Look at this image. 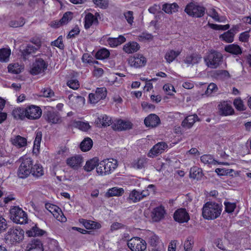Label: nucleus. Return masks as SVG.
<instances>
[{
    "mask_svg": "<svg viewBox=\"0 0 251 251\" xmlns=\"http://www.w3.org/2000/svg\"><path fill=\"white\" fill-rule=\"evenodd\" d=\"M222 208L221 204L213 201H208L204 204L202 214L204 219L214 220L221 214Z\"/></svg>",
    "mask_w": 251,
    "mask_h": 251,
    "instance_id": "nucleus-1",
    "label": "nucleus"
},
{
    "mask_svg": "<svg viewBox=\"0 0 251 251\" xmlns=\"http://www.w3.org/2000/svg\"><path fill=\"white\" fill-rule=\"evenodd\" d=\"M117 167V161L112 159H105L100 161L97 167V173L101 176L108 175L113 171Z\"/></svg>",
    "mask_w": 251,
    "mask_h": 251,
    "instance_id": "nucleus-2",
    "label": "nucleus"
},
{
    "mask_svg": "<svg viewBox=\"0 0 251 251\" xmlns=\"http://www.w3.org/2000/svg\"><path fill=\"white\" fill-rule=\"evenodd\" d=\"M10 219L18 224H25L27 223V214L19 206H14L10 210Z\"/></svg>",
    "mask_w": 251,
    "mask_h": 251,
    "instance_id": "nucleus-3",
    "label": "nucleus"
},
{
    "mask_svg": "<svg viewBox=\"0 0 251 251\" xmlns=\"http://www.w3.org/2000/svg\"><path fill=\"white\" fill-rule=\"evenodd\" d=\"M223 59L222 54L217 51L211 50L204 57V62L207 67L211 68H217Z\"/></svg>",
    "mask_w": 251,
    "mask_h": 251,
    "instance_id": "nucleus-4",
    "label": "nucleus"
},
{
    "mask_svg": "<svg viewBox=\"0 0 251 251\" xmlns=\"http://www.w3.org/2000/svg\"><path fill=\"white\" fill-rule=\"evenodd\" d=\"M32 163L30 158L26 157L23 159L17 172L19 177L25 178L31 174Z\"/></svg>",
    "mask_w": 251,
    "mask_h": 251,
    "instance_id": "nucleus-5",
    "label": "nucleus"
},
{
    "mask_svg": "<svg viewBox=\"0 0 251 251\" xmlns=\"http://www.w3.org/2000/svg\"><path fill=\"white\" fill-rule=\"evenodd\" d=\"M24 237V231L20 227L10 228L5 235V239L11 243L20 242Z\"/></svg>",
    "mask_w": 251,
    "mask_h": 251,
    "instance_id": "nucleus-6",
    "label": "nucleus"
},
{
    "mask_svg": "<svg viewBox=\"0 0 251 251\" xmlns=\"http://www.w3.org/2000/svg\"><path fill=\"white\" fill-rule=\"evenodd\" d=\"M205 8L199 5L197 3L191 2L187 4L185 12L189 16L200 18L203 16Z\"/></svg>",
    "mask_w": 251,
    "mask_h": 251,
    "instance_id": "nucleus-7",
    "label": "nucleus"
},
{
    "mask_svg": "<svg viewBox=\"0 0 251 251\" xmlns=\"http://www.w3.org/2000/svg\"><path fill=\"white\" fill-rule=\"evenodd\" d=\"M127 246L132 251H143L147 248L146 241L138 237H134L129 240Z\"/></svg>",
    "mask_w": 251,
    "mask_h": 251,
    "instance_id": "nucleus-8",
    "label": "nucleus"
},
{
    "mask_svg": "<svg viewBox=\"0 0 251 251\" xmlns=\"http://www.w3.org/2000/svg\"><path fill=\"white\" fill-rule=\"evenodd\" d=\"M48 64L42 58H37L33 63L30 71L32 75H37L45 72L48 67Z\"/></svg>",
    "mask_w": 251,
    "mask_h": 251,
    "instance_id": "nucleus-9",
    "label": "nucleus"
},
{
    "mask_svg": "<svg viewBox=\"0 0 251 251\" xmlns=\"http://www.w3.org/2000/svg\"><path fill=\"white\" fill-rule=\"evenodd\" d=\"M26 118L29 120L38 119L42 115V111L40 107L31 105L25 108Z\"/></svg>",
    "mask_w": 251,
    "mask_h": 251,
    "instance_id": "nucleus-10",
    "label": "nucleus"
},
{
    "mask_svg": "<svg viewBox=\"0 0 251 251\" xmlns=\"http://www.w3.org/2000/svg\"><path fill=\"white\" fill-rule=\"evenodd\" d=\"M107 95V90L105 87L97 88L95 93L89 95V99L91 103H96L101 100L105 98Z\"/></svg>",
    "mask_w": 251,
    "mask_h": 251,
    "instance_id": "nucleus-11",
    "label": "nucleus"
},
{
    "mask_svg": "<svg viewBox=\"0 0 251 251\" xmlns=\"http://www.w3.org/2000/svg\"><path fill=\"white\" fill-rule=\"evenodd\" d=\"M132 126V124L128 121L116 119L112 123V127L115 130L123 131L131 129Z\"/></svg>",
    "mask_w": 251,
    "mask_h": 251,
    "instance_id": "nucleus-12",
    "label": "nucleus"
},
{
    "mask_svg": "<svg viewBox=\"0 0 251 251\" xmlns=\"http://www.w3.org/2000/svg\"><path fill=\"white\" fill-rule=\"evenodd\" d=\"M174 220L180 223L187 222L190 219L189 215L185 208H180L175 211Z\"/></svg>",
    "mask_w": 251,
    "mask_h": 251,
    "instance_id": "nucleus-13",
    "label": "nucleus"
},
{
    "mask_svg": "<svg viewBox=\"0 0 251 251\" xmlns=\"http://www.w3.org/2000/svg\"><path fill=\"white\" fill-rule=\"evenodd\" d=\"M45 119L50 123L57 124L61 121L59 113L53 110H47L43 115Z\"/></svg>",
    "mask_w": 251,
    "mask_h": 251,
    "instance_id": "nucleus-14",
    "label": "nucleus"
},
{
    "mask_svg": "<svg viewBox=\"0 0 251 251\" xmlns=\"http://www.w3.org/2000/svg\"><path fill=\"white\" fill-rule=\"evenodd\" d=\"M95 124L98 127H105L112 124L111 118L105 114H102L97 117Z\"/></svg>",
    "mask_w": 251,
    "mask_h": 251,
    "instance_id": "nucleus-15",
    "label": "nucleus"
},
{
    "mask_svg": "<svg viewBox=\"0 0 251 251\" xmlns=\"http://www.w3.org/2000/svg\"><path fill=\"white\" fill-rule=\"evenodd\" d=\"M144 124L147 127L153 128L160 124V120L157 115L151 114L145 119Z\"/></svg>",
    "mask_w": 251,
    "mask_h": 251,
    "instance_id": "nucleus-16",
    "label": "nucleus"
},
{
    "mask_svg": "<svg viewBox=\"0 0 251 251\" xmlns=\"http://www.w3.org/2000/svg\"><path fill=\"white\" fill-rule=\"evenodd\" d=\"M26 250L27 251H32L33 250L36 251H43V243L42 241L38 238L33 239L27 245Z\"/></svg>",
    "mask_w": 251,
    "mask_h": 251,
    "instance_id": "nucleus-17",
    "label": "nucleus"
},
{
    "mask_svg": "<svg viewBox=\"0 0 251 251\" xmlns=\"http://www.w3.org/2000/svg\"><path fill=\"white\" fill-rule=\"evenodd\" d=\"M146 63V58L141 54H136L129 60V63L130 66L136 68L144 66Z\"/></svg>",
    "mask_w": 251,
    "mask_h": 251,
    "instance_id": "nucleus-18",
    "label": "nucleus"
},
{
    "mask_svg": "<svg viewBox=\"0 0 251 251\" xmlns=\"http://www.w3.org/2000/svg\"><path fill=\"white\" fill-rule=\"evenodd\" d=\"M219 112L221 115L227 116L232 115L234 112V109L227 102L224 101L222 102L219 105Z\"/></svg>",
    "mask_w": 251,
    "mask_h": 251,
    "instance_id": "nucleus-19",
    "label": "nucleus"
},
{
    "mask_svg": "<svg viewBox=\"0 0 251 251\" xmlns=\"http://www.w3.org/2000/svg\"><path fill=\"white\" fill-rule=\"evenodd\" d=\"M83 158L80 155H76L69 158L67 160V164L72 168L75 169L81 166Z\"/></svg>",
    "mask_w": 251,
    "mask_h": 251,
    "instance_id": "nucleus-20",
    "label": "nucleus"
},
{
    "mask_svg": "<svg viewBox=\"0 0 251 251\" xmlns=\"http://www.w3.org/2000/svg\"><path fill=\"white\" fill-rule=\"evenodd\" d=\"M164 214L165 210L162 207H156L151 213L152 219L154 222H158L164 218Z\"/></svg>",
    "mask_w": 251,
    "mask_h": 251,
    "instance_id": "nucleus-21",
    "label": "nucleus"
},
{
    "mask_svg": "<svg viewBox=\"0 0 251 251\" xmlns=\"http://www.w3.org/2000/svg\"><path fill=\"white\" fill-rule=\"evenodd\" d=\"M197 120H199L196 114L189 115L182 121L181 126L185 128H191Z\"/></svg>",
    "mask_w": 251,
    "mask_h": 251,
    "instance_id": "nucleus-22",
    "label": "nucleus"
},
{
    "mask_svg": "<svg viewBox=\"0 0 251 251\" xmlns=\"http://www.w3.org/2000/svg\"><path fill=\"white\" fill-rule=\"evenodd\" d=\"M37 50H38L34 48V46L28 44L23 50H21V51L23 59L25 60L30 54L35 53Z\"/></svg>",
    "mask_w": 251,
    "mask_h": 251,
    "instance_id": "nucleus-23",
    "label": "nucleus"
},
{
    "mask_svg": "<svg viewBox=\"0 0 251 251\" xmlns=\"http://www.w3.org/2000/svg\"><path fill=\"white\" fill-rule=\"evenodd\" d=\"M79 222L82 224L86 228L88 229H99L101 227L100 224L91 220L80 219H79Z\"/></svg>",
    "mask_w": 251,
    "mask_h": 251,
    "instance_id": "nucleus-24",
    "label": "nucleus"
},
{
    "mask_svg": "<svg viewBox=\"0 0 251 251\" xmlns=\"http://www.w3.org/2000/svg\"><path fill=\"white\" fill-rule=\"evenodd\" d=\"M140 49L139 45L136 42H130L126 44L123 50L127 53H132L137 51Z\"/></svg>",
    "mask_w": 251,
    "mask_h": 251,
    "instance_id": "nucleus-25",
    "label": "nucleus"
},
{
    "mask_svg": "<svg viewBox=\"0 0 251 251\" xmlns=\"http://www.w3.org/2000/svg\"><path fill=\"white\" fill-rule=\"evenodd\" d=\"M168 148V145L165 142H160L155 145L151 150L150 153L154 155L160 154Z\"/></svg>",
    "mask_w": 251,
    "mask_h": 251,
    "instance_id": "nucleus-26",
    "label": "nucleus"
},
{
    "mask_svg": "<svg viewBox=\"0 0 251 251\" xmlns=\"http://www.w3.org/2000/svg\"><path fill=\"white\" fill-rule=\"evenodd\" d=\"M98 20L97 18L95 17L93 14L89 13L85 17V28L89 29L92 25H98Z\"/></svg>",
    "mask_w": 251,
    "mask_h": 251,
    "instance_id": "nucleus-27",
    "label": "nucleus"
},
{
    "mask_svg": "<svg viewBox=\"0 0 251 251\" xmlns=\"http://www.w3.org/2000/svg\"><path fill=\"white\" fill-rule=\"evenodd\" d=\"M11 142L12 145L19 148L24 147L27 144L26 138L20 135H17L11 138Z\"/></svg>",
    "mask_w": 251,
    "mask_h": 251,
    "instance_id": "nucleus-28",
    "label": "nucleus"
},
{
    "mask_svg": "<svg viewBox=\"0 0 251 251\" xmlns=\"http://www.w3.org/2000/svg\"><path fill=\"white\" fill-rule=\"evenodd\" d=\"M201 59V55L196 53H193L190 55H187L184 60V61L188 65H193L199 63Z\"/></svg>",
    "mask_w": 251,
    "mask_h": 251,
    "instance_id": "nucleus-29",
    "label": "nucleus"
},
{
    "mask_svg": "<svg viewBox=\"0 0 251 251\" xmlns=\"http://www.w3.org/2000/svg\"><path fill=\"white\" fill-rule=\"evenodd\" d=\"M179 6L176 3H166L162 5V10L167 14H172L173 12H176L178 11Z\"/></svg>",
    "mask_w": 251,
    "mask_h": 251,
    "instance_id": "nucleus-30",
    "label": "nucleus"
},
{
    "mask_svg": "<svg viewBox=\"0 0 251 251\" xmlns=\"http://www.w3.org/2000/svg\"><path fill=\"white\" fill-rule=\"evenodd\" d=\"M12 115L16 119L24 120L26 118L25 108L17 107L12 111Z\"/></svg>",
    "mask_w": 251,
    "mask_h": 251,
    "instance_id": "nucleus-31",
    "label": "nucleus"
},
{
    "mask_svg": "<svg viewBox=\"0 0 251 251\" xmlns=\"http://www.w3.org/2000/svg\"><path fill=\"white\" fill-rule=\"evenodd\" d=\"M225 50L227 52L235 55L241 54L242 52L241 48L238 45L235 44H230L226 46L225 48Z\"/></svg>",
    "mask_w": 251,
    "mask_h": 251,
    "instance_id": "nucleus-32",
    "label": "nucleus"
},
{
    "mask_svg": "<svg viewBox=\"0 0 251 251\" xmlns=\"http://www.w3.org/2000/svg\"><path fill=\"white\" fill-rule=\"evenodd\" d=\"M201 160L204 164L216 165L217 164H227L225 163H219L215 160L213 156L210 154H204L201 157Z\"/></svg>",
    "mask_w": 251,
    "mask_h": 251,
    "instance_id": "nucleus-33",
    "label": "nucleus"
},
{
    "mask_svg": "<svg viewBox=\"0 0 251 251\" xmlns=\"http://www.w3.org/2000/svg\"><path fill=\"white\" fill-rule=\"evenodd\" d=\"M124 193V190L122 188L113 187L109 189L105 194V196L107 198L113 196H122Z\"/></svg>",
    "mask_w": 251,
    "mask_h": 251,
    "instance_id": "nucleus-34",
    "label": "nucleus"
},
{
    "mask_svg": "<svg viewBox=\"0 0 251 251\" xmlns=\"http://www.w3.org/2000/svg\"><path fill=\"white\" fill-rule=\"evenodd\" d=\"M46 233L44 230L40 229L36 225L33 226L30 230H28L26 232V234L29 236H42Z\"/></svg>",
    "mask_w": 251,
    "mask_h": 251,
    "instance_id": "nucleus-35",
    "label": "nucleus"
},
{
    "mask_svg": "<svg viewBox=\"0 0 251 251\" xmlns=\"http://www.w3.org/2000/svg\"><path fill=\"white\" fill-rule=\"evenodd\" d=\"M93 141L89 137L85 138L80 143V148L83 151H89L92 147Z\"/></svg>",
    "mask_w": 251,
    "mask_h": 251,
    "instance_id": "nucleus-36",
    "label": "nucleus"
},
{
    "mask_svg": "<svg viewBox=\"0 0 251 251\" xmlns=\"http://www.w3.org/2000/svg\"><path fill=\"white\" fill-rule=\"evenodd\" d=\"M98 159L97 158H93V159L87 161L84 167V170L87 172H90L95 167H98Z\"/></svg>",
    "mask_w": 251,
    "mask_h": 251,
    "instance_id": "nucleus-37",
    "label": "nucleus"
},
{
    "mask_svg": "<svg viewBox=\"0 0 251 251\" xmlns=\"http://www.w3.org/2000/svg\"><path fill=\"white\" fill-rule=\"evenodd\" d=\"M11 50L7 48L0 49V61L7 62L9 61Z\"/></svg>",
    "mask_w": 251,
    "mask_h": 251,
    "instance_id": "nucleus-38",
    "label": "nucleus"
},
{
    "mask_svg": "<svg viewBox=\"0 0 251 251\" xmlns=\"http://www.w3.org/2000/svg\"><path fill=\"white\" fill-rule=\"evenodd\" d=\"M190 176L197 180L200 179L202 176L201 170L197 167L191 168L190 171Z\"/></svg>",
    "mask_w": 251,
    "mask_h": 251,
    "instance_id": "nucleus-39",
    "label": "nucleus"
},
{
    "mask_svg": "<svg viewBox=\"0 0 251 251\" xmlns=\"http://www.w3.org/2000/svg\"><path fill=\"white\" fill-rule=\"evenodd\" d=\"M180 52L179 51H175L174 50H169L166 52L165 58L168 63L173 62L175 59L179 55Z\"/></svg>",
    "mask_w": 251,
    "mask_h": 251,
    "instance_id": "nucleus-40",
    "label": "nucleus"
},
{
    "mask_svg": "<svg viewBox=\"0 0 251 251\" xmlns=\"http://www.w3.org/2000/svg\"><path fill=\"white\" fill-rule=\"evenodd\" d=\"M76 73L73 72V77H71L70 80L67 81V85L74 90H76L79 87V82L78 80L75 78V75H77Z\"/></svg>",
    "mask_w": 251,
    "mask_h": 251,
    "instance_id": "nucleus-41",
    "label": "nucleus"
},
{
    "mask_svg": "<svg viewBox=\"0 0 251 251\" xmlns=\"http://www.w3.org/2000/svg\"><path fill=\"white\" fill-rule=\"evenodd\" d=\"M140 191L133 190L129 194L128 199L133 202H137L142 200Z\"/></svg>",
    "mask_w": 251,
    "mask_h": 251,
    "instance_id": "nucleus-42",
    "label": "nucleus"
},
{
    "mask_svg": "<svg viewBox=\"0 0 251 251\" xmlns=\"http://www.w3.org/2000/svg\"><path fill=\"white\" fill-rule=\"evenodd\" d=\"M32 175L37 177L41 176L44 174V171L42 166L39 164L32 165Z\"/></svg>",
    "mask_w": 251,
    "mask_h": 251,
    "instance_id": "nucleus-43",
    "label": "nucleus"
},
{
    "mask_svg": "<svg viewBox=\"0 0 251 251\" xmlns=\"http://www.w3.org/2000/svg\"><path fill=\"white\" fill-rule=\"evenodd\" d=\"M109 50L105 48L99 50L96 53V58L98 59L102 60L108 58L109 56Z\"/></svg>",
    "mask_w": 251,
    "mask_h": 251,
    "instance_id": "nucleus-44",
    "label": "nucleus"
},
{
    "mask_svg": "<svg viewBox=\"0 0 251 251\" xmlns=\"http://www.w3.org/2000/svg\"><path fill=\"white\" fill-rule=\"evenodd\" d=\"M25 24L24 18L21 17L18 20H11L9 22L8 25L11 27H18L23 26Z\"/></svg>",
    "mask_w": 251,
    "mask_h": 251,
    "instance_id": "nucleus-45",
    "label": "nucleus"
},
{
    "mask_svg": "<svg viewBox=\"0 0 251 251\" xmlns=\"http://www.w3.org/2000/svg\"><path fill=\"white\" fill-rule=\"evenodd\" d=\"M234 33L231 32L229 30L225 32L220 36V38L227 43H231L233 41Z\"/></svg>",
    "mask_w": 251,
    "mask_h": 251,
    "instance_id": "nucleus-46",
    "label": "nucleus"
},
{
    "mask_svg": "<svg viewBox=\"0 0 251 251\" xmlns=\"http://www.w3.org/2000/svg\"><path fill=\"white\" fill-rule=\"evenodd\" d=\"M8 71L13 74H18L22 72L23 68L20 66L18 63H15L13 65L10 64L8 66Z\"/></svg>",
    "mask_w": 251,
    "mask_h": 251,
    "instance_id": "nucleus-47",
    "label": "nucleus"
},
{
    "mask_svg": "<svg viewBox=\"0 0 251 251\" xmlns=\"http://www.w3.org/2000/svg\"><path fill=\"white\" fill-rule=\"evenodd\" d=\"M75 127L84 131H87L90 128L88 123H85L81 121L75 122Z\"/></svg>",
    "mask_w": 251,
    "mask_h": 251,
    "instance_id": "nucleus-48",
    "label": "nucleus"
},
{
    "mask_svg": "<svg viewBox=\"0 0 251 251\" xmlns=\"http://www.w3.org/2000/svg\"><path fill=\"white\" fill-rule=\"evenodd\" d=\"M232 169H226L225 168H217L215 170V172L218 175L222 176H232V172H233Z\"/></svg>",
    "mask_w": 251,
    "mask_h": 251,
    "instance_id": "nucleus-49",
    "label": "nucleus"
},
{
    "mask_svg": "<svg viewBox=\"0 0 251 251\" xmlns=\"http://www.w3.org/2000/svg\"><path fill=\"white\" fill-rule=\"evenodd\" d=\"M194 241L191 237H188L184 243V249L185 251H192Z\"/></svg>",
    "mask_w": 251,
    "mask_h": 251,
    "instance_id": "nucleus-50",
    "label": "nucleus"
},
{
    "mask_svg": "<svg viewBox=\"0 0 251 251\" xmlns=\"http://www.w3.org/2000/svg\"><path fill=\"white\" fill-rule=\"evenodd\" d=\"M42 134L40 131H37L36 132V137L34 142V149H36L38 150L40 146V143L42 140Z\"/></svg>",
    "mask_w": 251,
    "mask_h": 251,
    "instance_id": "nucleus-51",
    "label": "nucleus"
},
{
    "mask_svg": "<svg viewBox=\"0 0 251 251\" xmlns=\"http://www.w3.org/2000/svg\"><path fill=\"white\" fill-rule=\"evenodd\" d=\"M147 161L146 159L144 158H139L133 162V166L135 168L140 169L144 167Z\"/></svg>",
    "mask_w": 251,
    "mask_h": 251,
    "instance_id": "nucleus-52",
    "label": "nucleus"
},
{
    "mask_svg": "<svg viewBox=\"0 0 251 251\" xmlns=\"http://www.w3.org/2000/svg\"><path fill=\"white\" fill-rule=\"evenodd\" d=\"M93 1L100 8L106 9L108 6V0H93Z\"/></svg>",
    "mask_w": 251,
    "mask_h": 251,
    "instance_id": "nucleus-53",
    "label": "nucleus"
},
{
    "mask_svg": "<svg viewBox=\"0 0 251 251\" xmlns=\"http://www.w3.org/2000/svg\"><path fill=\"white\" fill-rule=\"evenodd\" d=\"M224 204L225 205V211L228 213L233 212L236 207V203L234 202H225Z\"/></svg>",
    "mask_w": 251,
    "mask_h": 251,
    "instance_id": "nucleus-54",
    "label": "nucleus"
},
{
    "mask_svg": "<svg viewBox=\"0 0 251 251\" xmlns=\"http://www.w3.org/2000/svg\"><path fill=\"white\" fill-rule=\"evenodd\" d=\"M233 104L235 107L238 110H244L243 102L240 98L235 99L233 101Z\"/></svg>",
    "mask_w": 251,
    "mask_h": 251,
    "instance_id": "nucleus-55",
    "label": "nucleus"
},
{
    "mask_svg": "<svg viewBox=\"0 0 251 251\" xmlns=\"http://www.w3.org/2000/svg\"><path fill=\"white\" fill-rule=\"evenodd\" d=\"M51 46H55L60 49H64V45L63 43L62 37L60 36L58 38L51 43Z\"/></svg>",
    "mask_w": 251,
    "mask_h": 251,
    "instance_id": "nucleus-56",
    "label": "nucleus"
},
{
    "mask_svg": "<svg viewBox=\"0 0 251 251\" xmlns=\"http://www.w3.org/2000/svg\"><path fill=\"white\" fill-rule=\"evenodd\" d=\"M73 13L71 12H66L60 20L61 23L63 24H67L69 21H71L72 19Z\"/></svg>",
    "mask_w": 251,
    "mask_h": 251,
    "instance_id": "nucleus-57",
    "label": "nucleus"
},
{
    "mask_svg": "<svg viewBox=\"0 0 251 251\" xmlns=\"http://www.w3.org/2000/svg\"><path fill=\"white\" fill-rule=\"evenodd\" d=\"M208 25L211 28L215 30H226V29H228L230 27L229 25L228 24L223 25L209 23Z\"/></svg>",
    "mask_w": 251,
    "mask_h": 251,
    "instance_id": "nucleus-58",
    "label": "nucleus"
},
{
    "mask_svg": "<svg viewBox=\"0 0 251 251\" xmlns=\"http://www.w3.org/2000/svg\"><path fill=\"white\" fill-rule=\"evenodd\" d=\"M218 90L217 86L214 83H211L207 87L205 94L209 96L213 93H215Z\"/></svg>",
    "mask_w": 251,
    "mask_h": 251,
    "instance_id": "nucleus-59",
    "label": "nucleus"
},
{
    "mask_svg": "<svg viewBox=\"0 0 251 251\" xmlns=\"http://www.w3.org/2000/svg\"><path fill=\"white\" fill-rule=\"evenodd\" d=\"M53 215L59 221L61 222H65L67 221L66 218L63 214L60 208L59 210L57 211L55 213H53Z\"/></svg>",
    "mask_w": 251,
    "mask_h": 251,
    "instance_id": "nucleus-60",
    "label": "nucleus"
},
{
    "mask_svg": "<svg viewBox=\"0 0 251 251\" xmlns=\"http://www.w3.org/2000/svg\"><path fill=\"white\" fill-rule=\"evenodd\" d=\"M80 32V30L78 26H75L72 29L67 35V38H72L75 37V35H78Z\"/></svg>",
    "mask_w": 251,
    "mask_h": 251,
    "instance_id": "nucleus-61",
    "label": "nucleus"
},
{
    "mask_svg": "<svg viewBox=\"0 0 251 251\" xmlns=\"http://www.w3.org/2000/svg\"><path fill=\"white\" fill-rule=\"evenodd\" d=\"M49 248L50 249V251H60L58 243L56 240H53L51 241L49 245Z\"/></svg>",
    "mask_w": 251,
    "mask_h": 251,
    "instance_id": "nucleus-62",
    "label": "nucleus"
},
{
    "mask_svg": "<svg viewBox=\"0 0 251 251\" xmlns=\"http://www.w3.org/2000/svg\"><path fill=\"white\" fill-rule=\"evenodd\" d=\"M42 96L44 97L51 98L54 95V92L50 88L44 89L41 92Z\"/></svg>",
    "mask_w": 251,
    "mask_h": 251,
    "instance_id": "nucleus-63",
    "label": "nucleus"
},
{
    "mask_svg": "<svg viewBox=\"0 0 251 251\" xmlns=\"http://www.w3.org/2000/svg\"><path fill=\"white\" fill-rule=\"evenodd\" d=\"M163 90L167 93L168 95H172V91L175 92V88L174 86L169 84H166L163 86Z\"/></svg>",
    "mask_w": 251,
    "mask_h": 251,
    "instance_id": "nucleus-64",
    "label": "nucleus"
}]
</instances>
